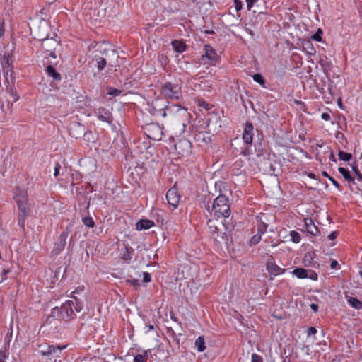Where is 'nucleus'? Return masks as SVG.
Wrapping results in <instances>:
<instances>
[{
  "instance_id": "nucleus-6",
  "label": "nucleus",
  "mask_w": 362,
  "mask_h": 362,
  "mask_svg": "<svg viewBox=\"0 0 362 362\" xmlns=\"http://www.w3.org/2000/svg\"><path fill=\"white\" fill-rule=\"evenodd\" d=\"M161 93L166 98L178 100L182 96L181 85L179 83H165L161 88Z\"/></svg>"
},
{
  "instance_id": "nucleus-29",
  "label": "nucleus",
  "mask_w": 362,
  "mask_h": 362,
  "mask_svg": "<svg viewBox=\"0 0 362 362\" xmlns=\"http://www.w3.org/2000/svg\"><path fill=\"white\" fill-rule=\"evenodd\" d=\"M308 271L303 268H296L293 271V274L299 279H305L308 277Z\"/></svg>"
},
{
  "instance_id": "nucleus-44",
  "label": "nucleus",
  "mask_w": 362,
  "mask_h": 362,
  "mask_svg": "<svg viewBox=\"0 0 362 362\" xmlns=\"http://www.w3.org/2000/svg\"><path fill=\"white\" fill-rule=\"evenodd\" d=\"M261 236H262V235L259 233H257V234L255 235L254 236H252L250 240L251 243L253 245L257 244L259 242V240H261Z\"/></svg>"
},
{
  "instance_id": "nucleus-37",
  "label": "nucleus",
  "mask_w": 362,
  "mask_h": 362,
  "mask_svg": "<svg viewBox=\"0 0 362 362\" xmlns=\"http://www.w3.org/2000/svg\"><path fill=\"white\" fill-rule=\"evenodd\" d=\"M290 235L291 237V240L296 243H298L300 240V234L296 231H291L290 233Z\"/></svg>"
},
{
  "instance_id": "nucleus-61",
  "label": "nucleus",
  "mask_w": 362,
  "mask_h": 362,
  "mask_svg": "<svg viewBox=\"0 0 362 362\" xmlns=\"http://www.w3.org/2000/svg\"><path fill=\"white\" fill-rule=\"evenodd\" d=\"M245 30L251 35V36H254V33L253 31L250 29V28H245Z\"/></svg>"
},
{
  "instance_id": "nucleus-2",
  "label": "nucleus",
  "mask_w": 362,
  "mask_h": 362,
  "mask_svg": "<svg viewBox=\"0 0 362 362\" xmlns=\"http://www.w3.org/2000/svg\"><path fill=\"white\" fill-rule=\"evenodd\" d=\"M211 212H214V216L216 218L229 216L230 214V206L228 199L225 195L221 194L214 199Z\"/></svg>"
},
{
  "instance_id": "nucleus-58",
  "label": "nucleus",
  "mask_w": 362,
  "mask_h": 362,
  "mask_svg": "<svg viewBox=\"0 0 362 362\" xmlns=\"http://www.w3.org/2000/svg\"><path fill=\"white\" fill-rule=\"evenodd\" d=\"M6 358V353L4 351H0V362H4Z\"/></svg>"
},
{
  "instance_id": "nucleus-13",
  "label": "nucleus",
  "mask_w": 362,
  "mask_h": 362,
  "mask_svg": "<svg viewBox=\"0 0 362 362\" xmlns=\"http://www.w3.org/2000/svg\"><path fill=\"white\" fill-rule=\"evenodd\" d=\"M218 223L217 221H215L213 220H209L208 221V226H209L211 233L212 234L214 239L216 241L219 242L220 239H221V240L224 239L223 235L225 233L219 232L220 230L218 228Z\"/></svg>"
},
{
  "instance_id": "nucleus-51",
  "label": "nucleus",
  "mask_w": 362,
  "mask_h": 362,
  "mask_svg": "<svg viewBox=\"0 0 362 362\" xmlns=\"http://www.w3.org/2000/svg\"><path fill=\"white\" fill-rule=\"evenodd\" d=\"M338 234L339 233L337 231H333L328 235V238L333 240L337 237Z\"/></svg>"
},
{
  "instance_id": "nucleus-24",
  "label": "nucleus",
  "mask_w": 362,
  "mask_h": 362,
  "mask_svg": "<svg viewBox=\"0 0 362 362\" xmlns=\"http://www.w3.org/2000/svg\"><path fill=\"white\" fill-rule=\"evenodd\" d=\"M305 223L306 226V230L309 233L313 235H317L319 233V230L317 227L315 225L313 220L310 218L305 219Z\"/></svg>"
},
{
  "instance_id": "nucleus-5",
  "label": "nucleus",
  "mask_w": 362,
  "mask_h": 362,
  "mask_svg": "<svg viewBox=\"0 0 362 362\" xmlns=\"http://www.w3.org/2000/svg\"><path fill=\"white\" fill-rule=\"evenodd\" d=\"M246 2L248 10H251L252 8H254L252 11L253 13H257L254 23L255 25L262 27L263 21L266 19V11L259 9V7L264 2L262 0H246Z\"/></svg>"
},
{
  "instance_id": "nucleus-63",
  "label": "nucleus",
  "mask_w": 362,
  "mask_h": 362,
  "mask_svg": "<svg viewBox=\"0 0 362 362\" xmlns=\"http://www.w3.org/2000/svg\"><path fill=\"white\" fill-rule=\"evenodd\" d=\"M11 336H12V330L11 331V332H10V333H8V334H6V338L8 339V341L11 340Z\"/></svg>"
},
{
  "instance_id": "nucleus-31",
  "label": "nucleus",
  "mask_w": 362,
  "mask_h": 362,
  "mask_svg": "<svg viewBox=\"0 0 362 362\" xmlns=\"http://www.w3.org/2000/svg\"><path fill=\"white\" fill-rule=\"evenodd\" d=\"M339 172L342 175L344 179L349 182H352L354 184V179L352 177L349 173V172L345 169L344 168L340 167L339 168Z\"/></svg>"
},
{
  "instance_id": "nucleus-32",
  "label": "nucleus",
  "mask_w": 362,
  "mask_h": 362,
  "mask_svg": "<svg viewBox=\"0 0 362 362\" xmlns=\"http://www.w3.org/2000/svg\"><path fill=\"white\" fill-rule=\"evenodd\" d=\"M349 304L356 309H361L362 308V302L356 298L350 297L348 299Z\"/></svg>"
},
{
  "instance_id": "nucleus-46",
  "label": "nucleus",
  "mask_w": 362,
  "mask_h": 362,
  "mask_svg": "<svg viewBox=\"0 0 362 362\" xmlns=\"http://www.w3.org/2000/svg\"><path fill=\"white\" fill-rule=\"evenodd\" d=\"M353 171L356 173L357 175L358 180L362 181V175L358 170V168L356 166L352 167Z\"/></svg>"
},
{
  "instance_id": "nucleus-26",
  "label": "nucleus",
  "mask_w": 362,
  "mask_h": 362,
  "mask_svg": "<svg viewBox=\"0 0 362 362\" xmlns=\"http://www.w3.org/2000/svg\"><path fill=\"white\" fill-rule=\"evenodd\" d=\"M11 54L9 53H5L2 58V67L3 69L8 68L7 72L11 70Z\"/></svg>"
},
{
  "instance_id": "nucleus-35",
  "label": "nucleus",
  "mask_w": 362,
  "mask_h": 362,
  "mask_svg": "<svg viewBox=\"0 0 362 362\" xmlns=\"http://www.w3.org/2000/svg\"><path fill=\"white\" fill-rule=\"evenodd\" d=\"M338 156H339V158L341 160H344V161H349L352 158V156L351 153H346V152H344L342 151H339Z\"/></svg>"
},
{
  "instance_id": "nucleus-40",
  "label": "nucleus",
  "mask_w": 362,
  "mask_h": 362,
  "mask_svg": "<svg viewBox=\"0 0 362 362\" xmlns=\"http://www.w3.org/2000/svg\"><path fill=\"white\" fill-rule=\"evenodd\" d=\"M83 223L88 227L93 228L94 226V221L90 217H85L83 218Z\"/></svg>"
},
{
  "instance_id": "nucleus-33",
  "label": "nucleus",
  "mask_w": 362,
  "mask_h": 362,
  "mask_svg": "<svg viewBox=\"0 0 362 362\" xmlns=\"http://www.w3.org/2000/svg\"><path fill=\"white\" fill-rule=\"evenodd\" d=\"M66 347V345H64V346H54V354H52L50 355L49 358H53V357L59 358L60 357V354L62 353V351L63 349H64Z\"/></svg>"
},
{
  "instance_id": "nucleus-50",
  "label": "nucleus",
  "mask_w": 362,
  "mask_h": 362,
  "mask_svg": "<svg viewBox=\"0 0 362 362\" xmlns=\"http://www.w3.org/2000/svg\"><path fill=\"white\" fill-rule=\"evenodd\" d=\"M60 168H61L60 164L58 163H56L55 167H54V175L55 177H57L59 175Z\"/></svg>"
},
{
  "instance_id": "nucleus-47",
  "label": "nucleus",
  "mask_w": 362,
  "mask_h": 362,
  "mask_svg": "<svg viewBox=\"0 0 362 362\" xmlns=\"http://www.w3.org/2000/svg\"><path fill=\"white\" fill-rule=\"evenodd\" d=\"M252 362H262V359L259 355L253 354L252 355Z\"/></svg>"
},
{
  "instance_id": "nucleus-12",
  "label": "nucleus",
  "mask_w": 362,
  "mask_h": 362,
  "mask_svg": "<svg viewBox=\"0 0 362 362\" xmlns=\"http://www.w3.org/2000/svg\"><path fill=\"white\" fill-rule=\"evenodd\" d=\"M194 139L199 146L208 145L211 141V136L207 132H198L194 134Z\"/></svg>"
},
{
  "instance_id": "nucleus-25",
  "label": "nucleus",
  "mask_w": 362,
  "mask_h": 362,
  "mask_svg": "<svg viewBox=\"0 0 362 362\" xmlns=\"http://www.w3.org/2000/svg\"><path fill=\"white\" fill-rule=\"evenodd\" d=\"M94 60L96 62V67L98 71H101L105 69V66H108V63H107L105 59L98 57V55L96 54H94Z\"/></svg>"
},
{
  "instance_id": "nucleus-16",
  "label": "nucleus",
  "mask_w": 362,
  "mask_h": 362,
  "mask_svg": "<svg viewBox=\"0 0 362 362\" xmlns=\"http://www.w3.org/2000/svg\"><path fill=\"white\" fill-rule=\"evenodd\" d=\"M59 45L58 41L53 37L45 38L42 40V47L47 52H52L55 50L56 47Z\"/></svg>"
},
{
  "instance_id": "nucleus-55",
  "label": "nucleus",
  "mask_w": 362,
  "mask_h": 362,
  "mask_svg": "<svg viewBox=\"0 0 362 362\" xmlns=\"http://www.w3.org/2000/svg\"><path fill=\"white\" fill-rule=\"evenodd\" d=\"M329 180L332 182V183L337 187L338 189L339 188V184L337 181H336L333 177H329Z\"/></svg>"
},
{
  "instance_id": "nucleus-42",
  "label": "nucleus",
  "mask_w": 362,
  "mask_h": 362,
  "mask_svg": "<svg viewBox=\"0 0 362 362\" xmlns=\"http://www.w3.org/2000/svg\"><path fill=\"white\" fill-rule=\"evenodd\" d=\"M253 79L257 83H259L261 85L264 83V79L260 74H255L253 75Z\"/></svg>"
},
{
  "instance_id": "nucleus-11",
  "label": "nucleus",
  "mask_w": 362,
  "mask_h": 362,
  "mask_svg": "<svg viewBox=\"0 0 362 362\" xmlns=\"http://www.w3.org/2000/svg\"><path fill=\"white\" fill-rule=\"evenodd\" d=\"M192 144L191 142L187 139H180L175 144V148L178 154L184 156L190 153Z\"/></svg>"
},
{
  "instance_id": "nucleus-64",
  "label": "nucleus",
  "mask_w": 362,
  "mask_h": 362,
  "mask_svg": "<svg viewBox=\"0 0 362 362\" xmlns=\"http://www.w3.org/2000/svg\"><path fill=\"white\" fill-rule=\"evenodd\" d=\"M147 327H148V330H147V332H149V331L153 330V329H154V327H153V325H148L147 326Z\"/></svg>"
},
{
  "instance_id": "nucleus-4",
  "label": "nucleus",
  "mask_w": 362,
  "mask_h": 362,
  "mask_svg": "<svg viewBox=\"0 0 362 362\" xmlns=\"http://www.w3.org/2000/svg\"><path fill=\"white\" fill-rule=\"evenodd\" d=\"M72 294L73 300H68V302L74 303L73 308H74L76 312L82 311L86 304H87L86 293H85L84 287H78L72 292Z\"/></svg>"
},
{
  "instance_id": "nucleus-48",
  "label": "nucleus",
  "mask_w": 362,
  "mask_h": 362,
  "mask_svg": "<svg viewBox=\"0 0 362 362\" xmlns=\"http://www.w3.org/2000/svg\"><path fill=\"white\" fill-rule=\"evenodd\" d=\"M234 4L235 7V10L237 11H240L242 8V2L240 0H234Z\"/></svg>"
},
{
  "instance_id": "nucleus-21",
  "label": "nucleus",
  "mask_w": 362,
  "mask_h": 362,
  "mask_svg": "<svg viewBox=\"0 0 362 362\" xmlns=\"http://www.w3.org/2000/svg\"><path fill=\"white\" fill-rule=\"evenodd\" d=\"M204 51L205 54L203 55V57H206L211 62H214L216 61L217 54L211 45H206L204 46Z\"/></svg>"
},
{
  "instance_id": "nucleus-23",
  "label": "nucleus",
  "mask_w": 362,
  "mask_h": 362,
  "mask_svg": "<svg viewBox=\"0 0 362 362\" xmlns=\"http://www.w3.org/2000/svg\"><path fill=\"white\" fill-rule=\"evenodd\" d=\"M154 226V223L148 219H141L136 224V228L138 230H146Z\"/></svg>"
},
{
  "instance_id": "nucleus-22",
  "label": "nucleus",
  "mask_w": 362,
  "mask_h": 362,
  "mask_svg": "<svg viewBox=\"0 0 362 362\" xmlns=\"http://www.w3.org/2000/svg\"><path fill=\"white\" fill-rule=\"evenodd\" d=\"M301 46L303 51L309 55H313L316 52L313 43L309 40H303L301 41Z\"/></svg>"
},
{
  "instance_id": "nucleus-45",
  "label": "nucleus",
  "mask_w": 362,
  "mask_h": 362,
  "mask_svg": "<svg viewBox=\"0 0 362 362\" xmlns=\"http://www.w3.org/2000/svg\"><path fill=\"white\" fill-rule=\"evenodd\" d=\"M307 278H309V279H310L312 280H317V274L315 272L309 270L308 272V277Z\"/></svg>"
},
{
  "instance_id": "nucleus-36",
  "label": "nucleus",
  "mask_w": 362,
  "mask_h": 362,
  "mask_svg": "<svg viewBox=\"0 0 362 362\" xmlns=\"http://www.w3.org/2000/svg\"><path fill=\"white\" fill-rule=\"evenodd\" d=\"M7 91L13 98L15 102L18 101L19 99V96L18 95L16 89L13 86L7 87Z\"/></svg>"
},
{
  "instance_id": "nucleus-34",
  "label": "nucleus",
  "mask_w": 362,
  "mask_h": 362,
  "mask_svg": "<svg viewBox=\"0 0 362 362\" xmlns=\"http://www.w3.org/2000/svg\"><path fill=\"white\" fill-rule=\"evenodd\" d=\"M150 351H145L143 354H137L134 356V362H144L147 358H148V353Z\"/></svg>"
},
{
  "instance_id": "nucleus-19",
  "label": "nucleus",
  "mask_w": 362,
  "mask_h": 362,
  "mask_svg": "<svg viewBox=\"0 0 362 362\" xmlns=\"http://www.w3.org/2000/svg\"><path fill=\"white\" fill-rule=\"evenodd\" d=\"M267 269L268 272L273 275H279L285 272L284 269L276 265L272 260H268L267 263Z\"/></svg>"
},
{
  "instance_id": "nucleus-18",
  "label": "nucleus",
  "mask_w": 362,
  "mask_h": 362,
  "mask_svg": "<svg viewBox=\"0 0 362 362\" xmlns=\"http://www.w3.org/2000/svg\"><path fill=\"white\" fill-rule=\"evenodd\" d=\"M96 115H97L98 119H100V121L107 122L110 124L112 122V117L111 116V113L109 111H107L104 108H99Z\"/></svg>"
},
{
  "instance_id": "nucleus-1",
  "label": "nucleus",
  "mask_w": 362,
  "mask_h": 362,
  "mask_svg": "<svg viewBox=\"0 0 362 362\" xmlns=\"http://www.w3.org/2000/svg\"><path fill=\"white\" fill-rule=\"evenodd\" d=\"M94 54L105 59L107 63H108V69L115 68L116 70L117 67L119 66L118 64V59L119 57L118 52L114 49L107 47L105 45H100L94 51Z\"/></svg>"
},
{
  "instance_id": "nucleus-49",
  "label": "nucleus",
  "mask_w": 362,
  "mask_h": 362,
  "mask_svg": "<svg viewBox=\"0 0 362 362\" xmlns=\"http://www.w3.org/2000/svg\"><path fill=\"white\" fill-rule=\"evenodd\" d=\"M330 267L332 269H339V263L337 262V260H332L331 262V264H330Z\"/></svg>"
},
{
  "instance_id": "nucleus-28",
  "label": "nucleus",
  "mask_w": 362,
  "mask_h": 362,
  "mask_svg": "<svg viewBox=\"0 0 362 362\" xmlns=\"http://www.w3.org/2000/svg\"><path fill=\"white\" fill-rule=\"evenodd\" d=\"M15 199L16 203H18L19 201L28 202L27 192L23 189L18 188L16 192Z\"/></svg>"
},
{
  "instance_id": "nucleus-20",
  "label": "nucleus",
  "mask_w": 362,
  "mask_h": 362,
  "mask_svg": "<svg viewBox=\"0 0 362 362\" xmlns=\"http://www.w3.org/2000/svg\"><path fill=\"white\" fill-rule=\"evenodd\" d=\"M50 64L47 66L46 71L49 76L52 77L55 81H60L62 79L61 74L58 73L52 64H56L57 62L50 61Z\"/></svg>"
},
{
  "instance_id": "nucleus-17",
  "label": "nucleus",
  "mask_w": 362,
  "mask_h": 362,
  "mask_svg": "<svg viewBox=\"0 0 362 362\" xmlns=\"http://www.w3.org/2000/svg\"><path fill=\"white\" fill-rule=\"evenodd\" d=\"M37 351L42 356L50 357L52 354H54V346L47 343L40 344L38 345Z\"/></svg>"
},
{
  "instance_id": "nucleus-60",
  "label": "nucleus",
  "mask_w": 362,
  "mask_h": 362,
  "mask_svg": "<svg viewBox=\"0 0 362 362\" xmlns=\"http://www.w3.org/2000/svg\"><path fill=\"white\" fill-rule=\"evenodd\" d=\"M200 106H202V107H204L206 109H209V107H208V104H206L204 101H202L200 104H199Z\"/></svg>"
},
{
  "instance_id": "nucleus-62",
  "label": "nucleus",
  "mask_w": 362,
  "mask_h": 362,
  "mask_svg": "<svg viewBox=\"0 0 362 362\" xmlns=\"http://www.w3.org/2000/svg\"><path fill=\"white\" fill-rule=\"evenodd\" d=\"M49 56L53 58L54 59H56L57 57L54 52V51L49 52Z\"/></svg>"
},
{
  "instance_id": "nucleus-9",
  "label": "nucleus",
  "mask_w": 362,
  "mask_h": 362,
  "mask_svg": "<svg viewBox=\"0 0 362 362\" xmlns=\"http://www.w3.org/2000/svg\"><path fill=\"white\" fill-rule=\"evenodd\" d=\"M49 27L46 22H41L38 26H34L31 29L34 37L42 41L48 37Z\"/></svg>"
},
{
  "instance_id": "nucleus-7",
  "label": "nucleus",
  "mask_w": 362,
  "mask_h": 362,
  "mask_svg": "<svg viewBox=\"0 0 362 362\" xmlns=\"http://www.w3.org/2000/svg\"><path fill=\"white\" fill-rule=\"evenodd\" d=\"M162 101L159 100H156L153 103V112L152 114L156 116H162L165 117L167 115V112H172L175 109H177L178 110H180L185 115L186 114V111L185 110H182L181 107L176 106V105H172V106H167L164 104H160Z\"/></svg>"
},
{
  "instance_id": "nucleus-53",
  "label": "nucleus",
  "mask_w": 362,
  "mask_h": 362,
  "mask_svg": "<svg viewBox=\"0 0 362 362\" xmlns=\"http://www.w3.org/2000/svg\"><path fill=\"white\" fill-rule=\"evenodd\" d=\"M151 281V275L147 272L144 273V281L149 282Z\"/></svg>"
},
{
  "instance_id": "nucleus-10",
  "label": "nucleus",
  "mask_w": 362,
  "mask_h": 362,
  "mask_svg": "<svg viewBox=\"0 0 362 362\" xmlns=\"http://www.w3.org/2000/svg\"><path fill=\"white\" fill-rule=\"evenodd\" d=\"M69 233V228L67 227L66 230L59 235V238L54 244V247L52 250V252L54 255L59 254L64 249L66 244V239Z\"/></svg>"
},
{
  "instance_id": "nucleus-38",
  "label": "nucleus",
  "mask_w": 362,
  "mask_h": 362,
  "mask_svg": "<svg viewBox=\"0 0 362 362\" xmlns=\"http://www.w3.org/2000/svg\"><path fill=\"white\" fill-rule=\"evenodd\" d=\"M322 30L319 28L317 31L311 36V39L317 41V42H321L322 41Z\"/></svg>"
},
{
  "instance_id": "nucleus-57",
  "label": "nucleus",
  "mask_w": 362,
  "mask_h": 362,
  "mask_svg": "<svg viewBox=\"0 0 362 362\" xmlns=\"http://www.w3.org/2000/svg\"><path fill=\"white\" fill-rule=\"evenodd\" d=\"M127 282H129V283H130V284H133L134 286H136L139 285V282L136 279L127 280Z\"/></svg>"
},
{
  "instance_id": "nucleus-43",
  "label": "nucleus",
  "mask_w": 362,
  "mask_h": 362,
  "mask_svg": "<svg viewBox=\"0 0 362 362\" xmlns=\"http://www.w3.org/2000/svg\"><path fill=\"white\" fill-rule=\"evenodd\" d=\"M267 226L264 223H261L257 227V233L264 234L267 230Z\"/></svg>"
},
{
  "instance_id": "nucleus-41",
  "label": "nucleus",
  "mask_w": 362,
  "mask_h": 362,
  "mask_svg": "<svg viewBox=\"0 0 362 362\" xmlns=\"http://www.w3.org/2000/svg\"><path fill=\"white\" fill-rule=\"evenodd\" d=\"M107 90V94L112 96H117L121 93V90L112 87L108 88Z\"/></svg>"
},
{
  "instance_id": "nucleus-15",
  "label": "nucleus",
  "mask_w": 362,
  "mask_h": 362,
  "mask_svg": "<svg viewBox=\"0 0 362 362\" xmlns=\"http://www.w3.org/2000/svg\"><path fill=\"white\" fill-rule=\"evenodd\" d=\"M253 125L251 122H246L244 127L243 139L247 144H251L253 139Z\"/></svg>"
},
{
  "instance_id": "nucleus-52",
  "label": "nucleus",
  "mask_w": 362,
  "mask_h": 362,
  "mask_svg": "<svg viewBox=\"0 0 362 362\" xmlns=\"http://www.w3.org/2000/svg\"><path fill=\"white\" fill-rule=\"evenodd\" d=\"M316 329L313 327H310L308 329V331H307V334L308 336H310L311 334H314L316 333Z\"/></svg>"
},
{
  "instance_id": "nucleus-14",
  "label": "nucleus",
  "mask_w": 362,
  "mask_h": 362,
  "mask_svg": "<svg viewBox=\"0 0 362 362\" xmlns=\"http://www.w3.org/2000/svg\"><path fill=\"white\" fill-rule=\"evenodd\" d=\"M166 199L169 204L177 207L180 199L177 189L174 187L170 188L166 193Z\"/></svg>"
},
{
  "instance_id": "nucleus-54",
  "label": "nucleus",
  "mask_w": 362,
  "mask_h": 362,
  "mask_svg": "<svg viewBox=\"0 0 362 362\" xmlns=\"http://www.w3.org/2000/svg\"><path fill=\"white\" fill-rule=\"evenodd\" d=\"M321 117L325 121H328L330 119V115L327 112L322 113Z\"/></svg>"
},
{
  "instance_id": "nucleus-27",
  "label": "nucleus",
  "mask_w": 362,
  "mask_h": 362,
  "mask_svg": "<svg viewBox=\"0 0 362 362\" xmlns=\"http://www.w3.org/2000/svg\"><path fill=\"white\" fill-rule=\"evenodd\" d=\"M172 46L173 47L174 49L179 53L183 52L186 49L185 44L180 40H174L171 42Z\"/></svg>"
},
{
  "instance_id": "nucleus-56",
  "label": "nucleus",
  "mask_w": 362,
  "mask_h": 362,
  "mask_svg": "<svg viewBox=\"0 0 362 362\" xmlns=\"http://www.w3.org/2000/svg\"><path fill=\"white\" fill-rule=\"evenodd\" d=\"M4 34V22H0V37Z\"/></svg>"
},
{
  "instance_id": "nucleus-39",
  "label": "nucleus",
  "mask_w": 362,
  "mask_h": 362,
  "mask_svg": "<svg viewBox=\"0 0 362 362\" xmlns=\"http://www.w3.org/2000/svg\"><path fill=\"white\" fill-rule=\"evenodd\" d=\"M10 272L9 269L0 268V283L6 279L7 274Z\"/></svg>"
},
{
  "instance_id": "nucleus-59",
  "label": "nucleus",
  "mask_w": 362,
  "mask_h": 362,
  "mask_svg": "<svg viewBox=\"0 0 362 362\" xmlns=\"http://www.w3.org/2000/svg\"><path fill=\"white\" fill-rule=\"evenodd\" d=\"M310 308L315 313L318 310V305L317 304L312 303Z\"/></svg>"
},
{
  "instance_id": "nucleus-30",
  "label": "nucleus",
  "mask_w": 362,
  "mask_h": 362,
  "mask_svg": "<svg viewBox=\"0 0 362 362\" xmlns=\"http://www.w3.org/2000/svg\"><path fill=\"white\" fill-rule=\"evenodd\" d=\"M195 346L199 351H204L206 349L204 338L201 336L199 337L195 341Z\"/></svg>"
},
{
  "instance_id": "nucleus-3",
  "label": "nucleus",
  "mask_w": 362,
  "mask_h": 362,
  "mask_svg": "<svg viewBox=\"0 0 362 362\" xmlns=\"http://www.w3.org/2000/svg\"><path fill=\"white\" fill-rule=\"evenodd\" d=\"M74 303L66 301L61 307H55L52 310L49 318H54L58 320H69L74 317Z\"/></svg>"
},
{
  "instance_id": "nucleus-8",
  "label": "nucleus",
  "mask_w": 362,
  "mask_h": 362,
  "mask_svg": "<svg viewBox=\"0 0 362 362\" xmlns=\"http://www.w3.org/2000/svg\"><path fill=\"white\" fill-rule=\"evenodd\" d=\"M17 204L19 210L18 224L23 230H24L25 219L30 212L29 204L28 202L25 201H19Z\"/></svg>"
}]
</instances>
